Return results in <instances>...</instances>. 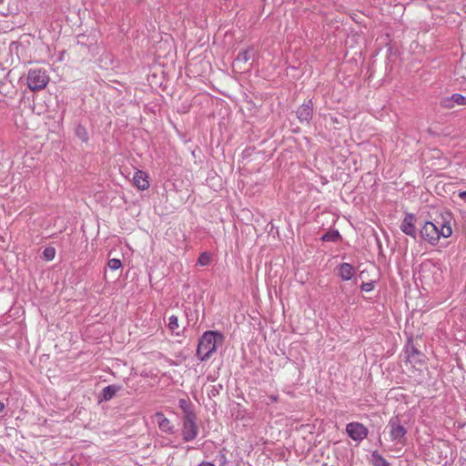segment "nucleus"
Instances as JSON below:
<instances>
[{
  "label": "nucleus",
  "mask_w": 466,
  "mask_h": 466,
  "mask_svg": "<svg viewBox=\"0 0 466 466\" xmlns=\"http://www.w3.org/2000/svg\"><path fill=\"white\" fill-rule=\"evenodd\" d=\"M224 335L217 330L205 331L198 339L197 357L201 361H206L216 352L217 348L224 342Z\"/></svg>",
  "instance_id": "1"
},
{
  "label": "nucleus",
  "mask_w": 466,
  "mask_h": 466,
  "mask_svg": "<svg viewBox=\"0 0 466 466\" xmlns=\"http://www.w3.org/2000/svg\"><path fill=\"white\" fill-rule=\"evenodd\" d=\"M49 80L46 70L43 68H32L27 73V86L33 92L45 89Z\"/></svg>",
  "instance_id": "2"
},
{
  "label": "nucleus",
  "mask_w": 466,
  "mask_h": 466,
  "mask_svg": "<svg viewBox=\"0 0 466 466\" xmlns=\"http://www.w3.org/2000/svg\"><path fill=\"white\" fill-rule=\"evenodd\" d=\"M197 414L182 417V438L186 442L194 441L198 435Z\"/></svg>",
  "instance_id": "3"
},
{
  "label": "nucleus",
  "mask_w": 466,
  "mask_h": 466,
  "mask_svg": "<svg viewBox=\"0 0 466 466\" xmlns=\"http://www.w3.org/2000/svg\"><path fill=\"white\" fill-rule=\"evenodd\" d=\"M387 427L390 429V436L392 441L399 444H403L405 442L407 429L400 424L398 416L391 417Z\"/></svg>",
  "instance_id": "4"
},
{
  "label": "nucleus",
  "mask_w": 466,
  "mask_h": 466,
  "mask_svg": "<svg viewBox=\"0 0 466 466\" xmlns=\"http://www.w3.org/2000/svg\"><path fill=\"white\" fill-rule=\"evenodd\" d=\"M346 432L350 439L360 442L367 438L369 431L362 423L352 421L346 425Z\"/></svg>",
  "instance_id": "5"
},
{
  "label": "nucleus",
  "mask_w": 466,
  "mask_h": 466,
  "mask_svg": "<svg viewBox=\"0 0 466 466\" xmlns=\"http://www.w3.org/2000/svg\"><path fill=\"white\" fill-rule=\"evenodd\" d=\"M421 238L432 246H435L440 240V235L437 232V225L427 221L420 231Z\"/></svg>",
  "instance_id": "6"
},
{
  "label": "nucleus",
  "mask_w": 466,
  "mask_h": 466,
  "mask_svg": "<svg viewBox=\"0 0 466 466\" xmlns=\"http://www.w3.org/2000/svg\"><path fill=\"white\" fill-rule=\"evenodd\" d=\"M297 117L301 124L309 125L313 116V101L308 99L296 111Z\"/></svg>",
  "instance_id": "7"
},
{
  "label": "nucleus",
  "mask_w": 466,
  "mask_h": 466,
  "mask_svg": "<svg viewBox=\"0 0 466 466\" xmlns=\"http://www.w3.org/2000/svg\"><path fill=\"white\" fill-rule=\"evenodd\" d=\"M416 217L412 213H406L400 224V230L407 236L416 239L417 231L415 227Z\"/></svg>",
  "instance_id": "8"
},
{
  "label": "nucleus",
  "mask_w": 466,
  "mask_h": 466,
  "mask_svg": "<svg viewBox=\"0 0 466 466\" xmlns=\"http://www.w3.org/2000/svg\"><path fill=\"white\" fill-rule=\"evenodd\" d=\"M155 421L157 423L161 431L172 434L175 432V427L162 412L157 411L154 415Z\"/></svg>",
  "instance_id": "9"
},
{
  "label": "nucleus",
  "mask_w": 466,
  "mask_h": 466,
  "mask_svg": "<svg viewBox=\"0 0 466 466\" xmlns=\"http://www.w3.org/2000/svg\"><path fill=\"white\" fill-rule=\"evenodd\" d=\"M122 390V386L111 384L105 387L98 395V402L109 401Z\"/></svg>",
  "instance_id": "10"
},
{
  "label": "nucleus",
  "mask_w": 466,
  "mask_h": 466,
  "mask_svg": "<svg viewBox=\"0 0 466 466\" xmlns=\"http://www.w3.org/2000/svg\"><path fill=\"white\" fill-rule=\"evenodd\" d=\"M134 185L139 189V190H146L149 187V181H148V176L146 172L142 170H137L134 174L133 177Z\"/></svg>",
  "instance_id": "11"
},
{
  "label": "nucleus",
  "mask_w": 466,
  "mask_h": 466,
  "mask_svg": "<svg viewBox=\"0 0 466 466\" xmlns=\"http://www.w3.org/2000/svg\"><path fill=\"white\" fill-rule=\"evenodd\" d=\"M338 275L339 278L344 280L348 281L350 280L353 276L355 275V268L350 263H341L337 267Z\"/></svg>",
  "instance_id": "12"
},
{
  "label": "nucleus",
  "mask_w": 466,
  "mask_h": 466,
  "mask_svg": "<svg viewBox=\"0 0 466 466\" xmlns=\"http://www.w3.org/2000/svg\"><path fill=\"white\" fill-rule=\"evenodd\" d=\"M178 407L182 410L183 417L196 414L194 405L187 397L178 400Z\"/></svg>",
  "instance_id": "13"
},
{
  "label": "nucleus",
  "mask_w": 466,
  "mask_h": 466,
  "mask_svg": "<svg viewBox=\"0 0 466 466\" xmlns=\"http://www.w3.org/2000/svg\"><path fill=\"white\" fill-rule=\"evenodd\" d=\"M256 56L255 49L252 46L248 47L247 49L240 51L236 59L235 63H247L250 59H253Z\"/></svg>",
  "instance_id": "14"
},
{
  "label": "nucleus",
  "mask_w": 466,
  "mask_h": 466,
  "mask_svg": "<svg viewBox=\"0 0 466 466\" xmlns=\"http://www.w3.org/2000/svg\"><path fill=\"white\" fill-rule=\"evenodd\" d=\"M321 239L323 241L336 243L340 239V234L338 230H331V231L325 233L321 237Z\"/></svg>",
  "instance_id": "15"
},
{
  "label": "nucleus",
  "mask_w": 466,
  "mask_h": 466,
  "mask_svg": "<svg viewBox=\"0 0 466 466\" xmlns=\"http://www.w3.org/2000/svg\"><path fill=\"white\" fill-rule=\"evenodd\" d=\"M440 238H449L452 234L451 227L448 224L442 223L440 228V232L438 233Z\"/></svg>",
  "instance_id": "16"
},
{
  "label": "nucleus",
  "mask_w": 466,
  "mask_h": 466,
  "mask_svg": "<svg viewBox=\"0 0 466 466\" xmlns=\"http://www.w3.org/2000/svg\"><path fill=\"white\" fill-rule=\"evenodd\" d=\"M440 106L446 109H451L455 106L454 102L451 99V96H444L440 100Z\"/></svg>",
  "instance_id": "17"
},
{
  "label": "nucleus",
  "mask_w": 466,
  "mask_h": 466,
  "mask_svg": "<svg viewBox=\"0 0 466 466\" xmlns=\"http://www.w3.org/2000/svg\"><path fill=\"white\" fill-rule=\"evenodd\" d=\"M451 99L454 102L455 106H466V96L461 94H452Z\"/></svg>",
  "instance_id": "18"
},
{
  "label": "nucleus",
  "mask_w": 466,
  "mask_h": 466,
  "mask_svg": "<svg viewBox=\"0 0 466 466\" xmlns=\"http://www.w3.org/2000/svg\"><path fill=\"white\" fill-rule=\"evenodd\" d=\"M76 136L83 141L87 142L88 141V134L83 126H78L76 129Z\"/></svg>",
  "instance_id": "19"
},
{
  "label": "nucleus",
  "mask_w": 466,
  "mask_h": 466,
  "mask_svg": "<svg viewBox=\"0 0 466 466\" xmlns=\"http://www.w3.org/2000/svg\"><path fill=\"white\" fill-rule=\"evenodd\" d=\"M211 258L208 252H203L199 255L198 258V265L199 266H208L210 264Z\"/></svg>",
  "instance_id": "20"
},
{
  "label": "nucleus",
  "mask_w": 466,
  "mask_h": 466,
  "mask_svg": "<svg viewBox=\"0 0 466 466\" xmlns=\"http://www.w3.org/2000/svg\"><path fill=\"white\" fill-rule=\"evenodd\" d=\"M167 327L172 332H175L178 329V319L177 316L171 315L168 318Z\"/></svg>",
  "instance_id": "21"
},
{
  "label": "nucleus",
  "mask_w": 466,
  "mask_h": 466,
  "mask_svg": "<svg viewBox=\"0 0 466 466\" xmlns=\"http://www.w3.org/2000/svg\"><path fill=\"white\" fill-rule=\"evenodd\" d=\"M373 466H390V463L380 455L373 454Z\"/></svg>",
  "instance_id": "22"
},
{
  "label": "nucleus",
  "mask_w": 466,
  "mask_h": 466,
  "mask_svg": "<svg viewBox=\"0 0 466 466\" xmlns=\"http://www.w3.org/2000/svg\"><path fill=\"white\" fill-rule=\"evenodd\" d=\"M43 255L46 260H53L56 255V249L54 248H46L44 250Z\"/></svg>",
  "instance_id": "23"
},
{
  "label": "nucleus",
  "mask_w": 466,
  "mask_h": 466,
  "mask_svg": "<svg viewBox=\"0 0 466 466\" xmlns=\"http://www.w3.org/2000/svg\"><path fill=\"white\" fill-rule=\"evenodd\" d=\"M107 265L112 270H116L121 268L122 262L118 258H111L108 260Z\"/></svg>",
  "instance_id": "24"
},
{
  "label": "nucleus",
  "mask_w": 466,
  "mask_h": 466,
  "mask_svg": "<svg viewBox=\"0 0 466 466\" xmlns=\"http://www.w3.org/2000/svg\"><path fill=\"white\" fill-rule=\"evenodd\" d=\"M408 356V360L410 361L412 360V359L414 358V356L416 355H419L420 354V351L413 346V345H410L409 347H407V350H406Z\"/></svg>",
  "instance_id": "25"
},
{
  "label": "nucleus",
  "mask_w": 466,
  "mask_h": 466,
  "mask_svg": "<svg viewBox=\"0 0 466 466\" xmlns=\"http://www.w3.org/2000/svg\"><path fill=\"white\" fill-rule=\"evenodd\" d=\"M375 288V281L363 282L360 285V290L363 292H370Z\"/></svg>",
  "instance_id": "26"
},
{
  "label": "nucleus",
  "mask_w": 466,
  "mask_h": 466,
  "mask_svg": "<svg viewBox=\"0 0 466 466\" xmlns=\"http://www.w3.org/2000/svg\"><path fill=\"white\" fill-rule=\"evenodd\" d=\"M268 399L270 400L271 402H277L279 400V396L272 394V395L268 396Z\"/></svg>",
  "instance_id": "27"
},
{
  "label": "nucleus",
  "mask_w": 466,
  "mask_h": 466,
  "mask_svg": "<svg viewBox=\"0 0 466 466\" xmlns=\"http://www.w3.org/2000/svg\"><path fill=\"white\" fill-rule=\"evenodd\" d=\"M458 196H459L461 199H466V190H465V191H459V192H458Z\"/></svg>",
  "instance_id": "28"
},
{
  "label": "nucleus",
  "mask_w": 466,
  "mask_h": 466,
  "mask_svg": "<svg viewBox=\"0 0 466 466\" xmlns=\"http://www.w3.org/2000/svg\"><path fill=\"white\" fill-rule=\"evenodd\" d=\"M198 466H215V464H213L209 461H203Z\"/></svg>",
  "instance_id": "29"
},
{
  "label": "nucleus",
  "mask_w": 466,
  "mask_h": 466,
  "mask_svg": "<svg viewBox=\"0 0 466 466\" xmlns=\"http://www.w3.org/2000/svg\"><path fill=\"white\" fill-rule=\"evenodd\" d=\"M5 409V404L0 400V413Z\"/></svg>",
  "instance_id": "30"
}]
</instances>
